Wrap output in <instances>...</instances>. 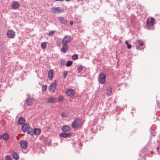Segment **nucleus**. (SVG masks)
Wrapping results in <instances>:
<instances>
[{
    "label": "nucleus",
    "instance_id": "1",
    "mask_svg": "<svg viewBox=\"0 0 160 160\" xmlns=\"http://www.w3.org/2000/svg\"><path fill=\"white\" fill-rule=\"evenodd\" d=\"M106 75L104 73L101 72L98 77V81L101 84H103L106 82Z\"/></svg>",
    "mask_w": 160,
    "mask_h": 160
},
{
    "label": "nucleus",
    "instance_id": "2",
    "mask_svg": "<svg viewBox=\"0 0 160 160\" xmlns=\"http://www.w3.org/2000/svg\"><path fill=\"white\" fill-rule=\"evenodd\" d=\"M82 122L81 120L78 118L74 120L72 122V127L75 128H77L82 125Z\"/></svg>",
    "mask_w": 160,
    "mask_h": 160
},
{
    "label": "nucleus",
    "instance_id": "3",
    "mask_svg": "<svg viewBox=\"0 0 160 160\" xmlns=\"http://www.w3.org/2000/svg\"><path fill=\"white\" fill-rule=\"evenodd\" d=\"M52 12L55 13H62L64 12L63 8L60 7H53L52 8Z\"/></svg>",
    "mask_w": 160,
    "mask_h": 160
},
{
    "label": "nucleus",
    "instance_id": "4",
    "mask_svg": "<svg viewBox=\"0 0 160 160\" xmlns=\"http://www.w3.org/2000/svg\"><path fill=\"white\" fill-rule=\"evenodd\" d=\"M155 24L154 19L153 18H148L147 21V26H153Z\"/></svg>",
    "mask_w": 160,
    "mask_h": 160
},
{
    "label": "nucleus",
    "instance_id": "5",
    "mask_svg": "<svg viewBox=\"0 0 160 160\" xmlns=\"http://www.w3.org/2000/svg\"><path fill=\"white\" fill-rule=\"evenodd\" d=\"M65 93L69 97H72L75 93V91L74 90L72 89H67L65 92Z\"/></svg>",
    "mask_w": 160,
    "mask_h": 160
},
{
    "label": "nucleus",
    "instance_id": "6",
    "mask_svg": "<svg viewBox=\"0 0 160 160\" xmlns=\"http://www.w3.org/2000/svg\"><path fill=\"white\" fill-rule=\"evenodd\" d=\"M71 39L70 36H67L63 38V39L62 43V44H65L67 45L68 43H69L71 41Z\"/></svg>",
    "mask_w": 160,
    "mask_h": 160
},
{
    "label": "nucleus",
    "instance_id": "7",
    "mask_svg": "<svg viewBox=\"0 0 160 160\" xmlns=\"http://www.w3.org/2000/svg\"><path fill=\"white\" fill-rule=\"evenodd\" d=\"M56 85L57 84L55 82L50 84L49 88V91L53 93L55 91Z\"/></svg>",
    "mask_w": 160,
    "mask_h": 160
},
{
    "label": "nucleus",
    "instance_id": "8",
    "mask_svg": "<svg viewBox=\"0 0 160 160\" xmlns=\"http://www.w3.org/2000/svg\"><path fill=\"white\" fill-rule=\"evenodd\" d=\"M7 35L9 38H13L15 36L14 32L12 30H9L7 32Z\"/></svg>",
    "mask_w": 160,
    "mask_h": 160
},
{
    "label": "nucleus",
    "instance_id": "9",
    "mask_svg": "<svg viewBox=\"0 0 160 160\" xmlns=\"http://www.w3.org/2000/svg\"><path fill=\"white\" fill-rule=\"evenodd\" d=\"M58 19L62 24H63L65 26L67 25L68 21L63 17H59Z\"/></svg>",
    "mask_w": 160,
    "mask_h": 160
},
{
    "label": "nucleus",
    "instance_id": "10",
    "mask_svg": "<svg viewBox=\"0 0 160 160\" xmlns=\"http://www.w3.org/2000/svg\"><path fill=\"white\" fill-rule=\"evenodd\" d=\"M21 147L23 149H26L27 148V142L24 140H21L19 142Z\"/></svg>",
    "mask_w": 160,
    "mask_h": 160
},
{
    "label": "nucleus",
    "instance_id": "11",
    "mask_svg": "<svg viewBox=\"0 0 160 160\" xmlns=\"http://www.w3.org/2000/svg\"><path fill=\"white\" fill-rule=\"evenodd\" d=\"M54 74L53 70L52 69L50 70L48 72V78L50 80H52V79Z\"/></svg>",
    "mask_w": 160,
    "mask_h": 160
},
{
    "label": "nucleus",
    "instance_id": "12",
    "mask_svg": "<svg viewBox=\"0 0 160 160\" xmlns=\"http://www.w3.org/2000/svg\"><path fill=\"white\" fill-rule=\"evenodd\" d=\"M56 102L55 98L53 97L49 98L47 99V103H55Z\"/></svg>",
    "mask_w": 160,
    "mask_h": 160
},
{
    "label": "nucleus",
    "instance_id": "13",
    "mask_svg": "<svg viewBox=\"0 0 160 160\" xmlns=\"http://www.w3.org/2000/svg\"><path fill=\"white\" fill-rule=\"evenodd\" d=\"M68 49V47L67 45L62 44V48L61 49V52L65 53Z\"/></svg>",
    "mask_w": 160,
    "mask_h": 160
},
{
    "label": "nucleus",
    "instance_id": "14",
    "mask_svg": "<svg viewBox=\"0 0 160 160\" xmlns=\"http://www.w3.org/2000/svg\"><path fill=\"white\" fill-rule=\"evenodd\" d=\"M33 99L32 98H28L26 101V103L28 106H31L32 104Z\"/></svg>",
    "mask_w": 160,
    "mask_h": 160
},
{
    "label": "nucleus",
    "instance_id": "15",
    "mask_svg": "<svg viewBox=\"0 0 160 160\" xmlns=\"http://www.w3.org/2000/svg\"><path fill=\"white\" fill-rule=\"evenodd\" d=\"M70 128L69 126L66 125L63 126L62 130L64 132H68L70 131Z\"/></svg>",
    "mask_w": 160,
    "mask_h": 160
},
{
    "label": "nucleus",
    "instance_id": "16",
    "mask_svg": "<svg viewBox=\"0 0 160 160\" xmlns=\"http://www.w3.org/2000/svg\"><path fill=\"white\" fill-rule=\"evenodd\" d=\"M12 8L14 9H17L19 6V3L17 1L13 2L12 3Z\"/></svg>",
    "mask_w": 160,
    "mask_h": 160
},
{
    "label": "nucleus",
    "instance_id": "17",
    "mask_svg": "<svg viewBox=\"0 0 160 160\" xmlns=\"http://www.w3.org/2000/svg\"><path fill=\"white\" fill-rule=\"evenodd\" d=\"M136 44L137 45L136 47H142L144 45L143 42L140 40L137 41L136 42Z\"/></svg>",
    "mask_w": 160,
    "mask_h": 160
},
{
    "label": "nucleus",
    "instance_id": "18",
    "mask_svg": "<svg viewBox=\"0 0 160 160\" xmlns=\"http://www.w3.org/2000/svg\"><path fill=\"white\" fill-rule=\"evenodd\" d=\"M29 128V124L28 123H25L22 126V129L23 132H25Z\"/></svg>",
    "mask_w": 160,
    "mask_h": 160
},
{
    "label": "nucleus",
    "instance_id": "19",
    "mask_svg": "<svg viewBox=\"0 0 160 160\" xmlns=\"http://www.w3.org/2000/svg\"><path fill=\"white\" fill-rule=\"evenodd\" d=\"M112 88L111 87L108 86L107 88V95L108 96H110L112 94Z\"/></svg>",
    "mask_w": 160,
    "mask_h": 160
},
{
    "label": "nucleus",
    "instance_id": "20",
    "mask_svg": "<svg viewBox=\"0 0 160 160\" xmlns=\"http://www.w3.org/2000/svg\"><path fill=\"white\" fill-rule=\"evenodd\" d=\"M70 135V134L68 132H64L60 134V136L61 137L65 138L69 136Z\"/></svg>",
    "mask_w": 160,
    "mask_h": 160
},
{
    "label": "nucleus",
    "instance_id": "21",
    "mask_svg": "<svg viewBox=\"0 0 160 160\" xmlns=\"http://www.w3.org/2000/svg\"><path fill=\"white\" fill-rule=\"evenodd\" d=\"M28 134L32 135L33 134V131L32 128L29 127L28 129L26 131Z\"/></svg>",
    "mask_w": 160,
    "mask_h": 160
},
{
    "label": "nucleus",
    "instance_id": "22",
    "mask_svg": "<svg viewBox=\"0 0 160 160\" xmlns=\"http://www.w3.org/2000/svg\"><path fill=\"white\" fill-rule=\"evenodd\" d=\"M25 122L24 119L22 117L19 118L18 120V123L20 124H22L24 123Z\"/></svg>",
    "mask_w": 160,
    "mask_h": 160
},
{
    "label": "nucleus",
    "instance_id": "23",
    "mask_svg": "<svg viewBox=\"0 0 160 160\" xmlns=\"http://www.w3.org/2000/svg\"><path fill=\"white\" fill-rule=\"evenodd\" d=\"M41 130L39 128H34V129L33 133L36 135L39 134Z\"/></svg>",
    "mask_w": 160,
    "mask_h": 160
},
{
    "label": "nucleus",
    "instance_id": "24",
    "mask_svg": "<svg viewBox=\"0 0 160 160\" xmlns=\"http://www.w3.org/2000/svg\"><path fill=\"white\" fill-rule=\"evenodd\" d=\"M12 156L14 159L15 160H17L19 158V156L18 155L16 152L13 153L12 154Z\"/></svg>",
    "mask_w": 160,
    "mask_h": 160
},
{
    "label": "nucleus",
    "instance_id": "25",
    "mask_svg": "<svg viewBox=\"0 0 160 160\" xmlns=\"http://www.w3.org/2000/svg\"><path fill=\"white\" fill-rule=\"evenodd\" d=\"M3 138L5 140H7L9 138L8 135L7 133L4 134L2 136Z\"/></svg>",
    "mask_w": 160,
    "mask_h": 160
},
{
    "label": "nucleus",
    "instance_id": "26",
    "mask_svg": "<svg viewBox=\"0 0 160 160\" xmlns=\"http://www.w3.org/2000/svg\"><path fill=\"white\" fill-rule=\"evenodd\" d=\"M47 45V43L46 42H44L41 43V47L42 49H44L46 48Z\"/></svg>",
    "mask_w": 160,
    "mask_h": 160
},
{
    "label": "nucleus",
    "instance_id": "27",
    "mask_svg": "<svg viewBox=\"0 0 160 160\" xmlns=\"http://www.w3.org/2000/svg\"><path fill=\"white\" fill-rule=\"evenodd\" d=\"M83 66L82 65L79 66L78 68H77V70L78 71V72L80 73L82 71L83 69Z\"/></svg>",
    "mask_w": 160,
    "mask_h": 160
},
{
    "label": "nucleus",
    "instance_id": "28",
    "mask_svg": "<svg viewBox=\"0 0 160 160\" xmlns=\"http://www.w3.org/2000/svg\"><path fill=\"white\" fill-rule=\"evenodd\" d=\"M78 56L76 54H74L72 56V59L73 60H75L78 59Z\"/></svg>",
    "mask_w": 160,
    "mask_h": 160
},
{
    "label": "nucleus",
    "instance_id": "29",
    "mask_svg": "<svg viewBox=\"0 0 160 160\" xmlns=\"http://www.w3.org/2000/svg\"><path fill=\"white\" fill-rule=\"evenodd\" d=\"M47 85H44L42 87V92H45L47 89Z\"/></svg>",
    "mask_w": 160,
    "mask_h": 160
},
{
    "label": "nucleus",
    "instance_id": "30",
    "mask_svg": "<svg viewBox=\"0 0 160 160\" xmlns=\"http://www.w3.org/2000/svg\"><path fill=\"white\" fill-rule=\"evenodd\" d=\"M72 61H69L66 63V66L67 67L70 66H71L72 65Z\"/></svg>",
    "mask_w": 160,
    "mask_h": 160
},
{
    "label": "nucleus",
    "instance_id": "31",
    "mask_svg": "<svg viewBox=\"0 0 160 160\" xmlns=\"http://www.w3.org/2000/svg\"><path fill=\"white\" fill-rule=\"evenodd\" d=\"M5 160H12L10 157L9 155H7L5 156Z\"/></svg>",
    "mask_w": 160,
    "mask_h": 160
},
{
    "label": "nucleus",
    "instance_id": "32",
    "mask_svg": "<svg viewBox=\"0 0 160 160\" xmlns=\"http://www.w3.org/2000/svg\"><path fill=\"white\" fill-rule=\"evenodd\" d=\"M68 73V72L67 71H65L63 72V77L64 78H66V77Z\"/></svg>",
    "mask_w": 160,
    "mask_h": 160
},
{
    "label": "nucleus",
    "instance_id": "33",
    "mask_svg": "<svg viewBox=\"0 0 160 160\" xmlns=\"http://www.w3.org/2000/svg\"><path fill=\"white\" fill-rule=\"evenodd\" d=\"M54 33V32L53 31H51L49 32L48 34L49 35H53Z\"/></svg>",
    "mask_w": 160,
    "mask_h": 160
},
{
    "label": "nucleus",
    "instance_id": "34",
    "mask_svg": "<svg viewBox=\"0 0 160 160\" xmlns=\"http://www.w3.org/2000/svg\"><path fill=\"white\" fill-rule=\"evenodd\" d=\"M127 48L129 49H130L132 47V45L130 44H128L127 45Z\"/></svg>",
    "mask_w": 160,
    "mask_h": 160
},
{
    "label": "nucleus",
    "instance_id": "35",
    "mask_svg": "<svg viewBox=\"0 0 160 160\" xmlns=\"http://www.w3.org/2000/svg\"><path fill=\"white\" fill-rule=\"evenodd\" d=\"M63 98L62 97H60V98H59V99H58V101H62L63 100Z\"/></svg>",
    "mask_w": 160,
    "mask_h": 160
},
{
    "label": "nucleus",
    "instance_id": "36",
    "mask_svg": "<svg viewBox=\"0 0 160 160\" xmlns=\"http://www.w3.org/2000/svg\"><path fill=\"white\" fill-rule=\"evenodd\" d=\"M65 61L64 60H62L61 61V65H63L64 64Z\"/></svg>",
    "mask_w": 160,
    "mask_h": 160
},
{
    "label": "nucleus",
    "instance_id": "37",
    "mask_svg": "<svg viewBox=\"0 0 160 160\" xmlns=\"http://www.w3.org/2000/svg\"><path fill=\"white\" fill-rule=\"evenodd\" d=\"M73 24V21H71L70 22V25L72 26Z\"/></svg>",
    "mask_w": 160,
    "mask_h": 160
},
{
    "label": "nucleus",
    "instance_id": "38",
    "mask_svg": "<svg viewBox=\"0 0 160 160\" xmlns=\"http://www.w3.org/2000/svg\"><path fill=\"white\" fill-rule=\"evenodd\" d=\"M125 43L127 45H128V44H129L128 42L127 41H126L125 42Z\"/></svg>",
    "mask_w": 160,
    "mask_h": 160
},
{
    "label": "nucleus",
    "instance_id": "39",
    "mask_svg": "<svg viewBox=\"0 0 160 160\" xmlns=\"http://www.w3.org/2000/svg\"><path fill=\"white\" fill-rule=\"evenodd\" d=\"M56 1H59L60 2H62L64 1V0H55Z\"/></svg>",
    "mask_w": 160,
    "mask_h": 160
},
{
    "label": "nucleus",
    "instance_id": "40",
    "mask_svg": "<svg viewBox=\"0 0 160 160\" xmlns=\"http://www.w3.org/2000/svg\"><path fill=\"white\" fill-rule=\"evenodd\" d=\"M2 137V136L0 135V139Z\"/></svg>",
    "mask_w": 160,
    "mask_h": 160
}]
</instances>
